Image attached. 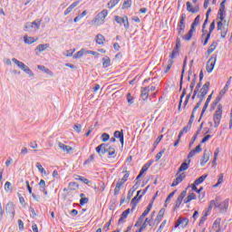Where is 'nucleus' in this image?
Here are the masks:
<instances>
[{
    "label": "nucleus",
    "instance_id": "obj_59",
    "mask_svg": "<svg viewBox=\"0 0 232 232\" xmlns=\"http://www.w3.org/2000/svg\"><path fill=\"white\" fill-rule=\"evenodd\" d=\"M88 202H90V199L88 198H82L80 199V205L81 206H84V204H88Z\"/></svg>",
    "mask_w": 232,
    "mask_h": 232
},
{
    "label": "nucleus",
    "instance_id": "obj_1",
    "mask_svg": "<svg viewBox=\"0 0 232 232\" xmlns=\"http://www.w3.org/2000/svg\"><path fill=\"white\" fill-rule=\"evenodd\" d=\"M107 16L108 10L104 9L92 19V24H94V26H101V24H104V19H106Z\"/></svg>",
    "mask_w": 232,
    "mask_h": 232
},
{
    "label": "nucleus",
    "instance_id": "obj_27",
    "mask_svg": "<svg viewBox=\"0 0 232 232\" xmlns=\"http://www.w3.org/2000/svg\"><path fill=\"white\" fill-rule=\"evenodd\" d=\"M97 44H104L106 43V38L102 34H97L95 39Z\"/></svg>",
    "mask_w": 232,
    "mask_h": 232
},
{
    "label": "nucleus",
    "instance_id": "obj_19",
    "mask_svg": "<svg viewBox=\"0 0 232 232\" xmlns=\"http://www.w3.org/2000/svg\"><path fill=\"white\" fill-rule=\"evenodd\" d=\"M200 151H202V147L200 145H198L188 153L187 160H190L189 159H191L196 153H200Z\"/></svg>",
    "mask_w": 232,
    "mask_h": 232
},
{
    "label": "nucleus",
    "instance_id": "obj_61",
    "mask_svg": "<svg viewBox=\"0 0 232 232\" xmlns=\"http://www.w3.org/2000/svg\"><path fill=\"white\" fill-rule=\"evenodd\" d=\"M163 137H164V135H160V136L156 139V140H155V142H154V148H157V145L162 140Z\"/></svg>",
    "mask_w": 232,
    "mask_h": 232
},
{
    "label": "nucleus",
    "instance_id": "obj_51",
    "mask_svg": "<svg viewBox=\"0 0 232 232\" xmlns=\"http://www.w3.org/2000/svg\"><path fill=\"white\" fill-rule=\"evenodd\" d=\"M222 182H224V175L221 174L218 179L217 184L214 185V188H218V186H220V184H222Z\"/></svg>",
    "mask_w": 232,
    "mask_h": 232
},
{
    "label": "nucleus",
    "instance_id": "obj_34",
    "mask_svg": "<svg viewBox=\"0 0 232 232\" xmlns=\"http://www.w3.org/2000/svg\"><path fill=\"white\" fill-rule=\"evenodd\" d=\"M200 104H202V99L199 100V102L194 107V109L192 111V114L190 116V121H193V118L195 117V111H197V110H198V108H200Z\"/></svg>",
    "mask_w": 232,
    "mask_h": 232
},
{
    "label": "nucleus",
    "instance_id": "obj_7",
    "mask_svg": "<svg viewBox=\"0 0 232 232\" xmlns=\"http://www.w3.org/2000/svg\"><path fill=\"white\" fill-rule=\"evenodd\" d=\"M25 28L30 31L33 30L34 32H35V30H39V28H41V20H36L33 23H27Z\"/></svg>",
    "mask_w": 232,
    "mask_h": 232
},
{
    "label": "nucleus",
    "instance_id": "obj_6",
    "mask_svg": "<svg viewBox=\"0 0 232 232\" xmlns=\"http://www.w3.org/2000/svg\"><path fill=\"white\" fill-rule=\"evenodd\" d=\"M218 30H220L221 38L226 39V35H227V24L224 25V21L220 20L218 23Z\"/></svg>",
    "mask_w": 232,
    "mask_h": 232
},
{
    "label": "nucleus",
    "instance_id": "obj_30",
    "mask_svg": "<svg viewBox=\"0 0 232 232\" xmlns=\"http://www.w3.org/2000/svg\"><path fill=\"white\" fill-rule=\"evenodd\" d=\"M166 213V209L164 208H161L160 211H159V214L155 219V222H157L158 224L160 222V220H162V217H164V214Z\"/></svg>",
    "mask_w": 232,
    "mask_h": 232
},
{
    "label": "nucleus",
    "instance_id": "obj_9",
    "mask_svg": "<svg viewBox=\"0 0 232 232\" xmlns=\"http://www.w3.org/2000/svg\"><path fill=\"white\" fill-rule=\"evenodd\" d=\"M187 191L186 190H183L179 196L178 197V198L176 199L175 201V207H174V211H177V209L179 208H180V204H182V200H184V198L186 197L187 195Z\"/></svg>",
    "mask_w": 232,
    "mask_h": 232
},
{
    "label": "nucleus",
    "instance_id": "obj_35",
    "mask_svg": "<svg viewBox=\"0 0 232 232\" xmlns=\"http://www.w3.org/2000/svg\"><path fill=\"white\" fill-rule=\"evenodd\" d=\"M179 26L181 28H186V14H181V18H180Z\"/></svg>",
    "mask_w": 232,
    "mask_h": 232
},
{
    "label": "nucleus",
    "instance_id": "obj_44",
    "mask_svg": "<svg viewBox=\"0 0 232 232\" xmlns=\"http://www.w3.org/2000/svg\"><path fill=\"white\" fill-rule=\"evenodd\" d=\"M107 153H109V157H115L116 155L115 149L110 147L109 149H107Z\"/></svg>",
    "mask_w": 232,
    "mask_h": 232
},
{
    "label": "nucleus",
    "instance_id": "obj_12",
    "mask_svg": "<svg viewBox=\"0 0 232 232\" xmlns=\"http://www.w3.org/2000/svg\"><path fill=\"white\" fill-rule=\"evenodd\" d=\"M176 179H174V181L171 184V188H175V186H179V184H180V182H182V180H184V179H186V173L182 172L180 174L176 175Z\"/></svg>",
    "mask_w": 232,
    "mask_h": 232
},
{
    "label": "nucleus",
    "instance_id": "obj_52",
    "mask_svg": "<svg viewBox=\"0 0 232 232\" xmlns=\"http://www.w3.org/2000/svg\"><path fill=\"white\" fill-rule=\"evenodd\" d=\"M74 131H77V133H81V130H82V125L76 123L73 126Z\"/></svg>",
    "mask_w": 232,
    "mask_h": 232
},
{
    "label": "nucleus",
    "instance_id": "obj_28",
    "mask_svg": "<svg viewBox=\"0 0 232 232\" xmlns=\"http://www.w3.org/2000/svg\"><path fill=\"white\" fill-rule=\"evenodd\" d=\"M193 32H195V28L190 27L188 33L183 36L184 41H191V37H193Z\"/></svg>",
    "mask_w": 232,
    "mask_h": 232
},
{
    "label": "nucleus",
    "instance_id": "obj_43",
    "mask_svg": "<svg viewBox=\"0 0 232 232\" xmlns=\"http://www.w3.org/2000/svg\"><path fill=\"white\" fill-rule=\"evenodd\" d=\"M133 101H134V98L133 96H131V93H127V102L130 106H131V104H133Z\"/></svg>",
    "mask_w": 232,
    "mask_h": 232
},
{
    "label": "nucleus",
    "instance_id": "obj_17",
    "mask_svg": "<svg viewBox=\"0 0 232 232\" xmlns=\"http://www.w3.org/2000/svg\"><path fill=\"white\" fill-rule=\"evenodd\" d=\"M220 206H224L225 209H227V202L224 201L223 203H221L220 205L217 206V202L215 200H211L208 209H213V208H220Z\"/></svg>",
    "mask_w": 232,
    "mask_h": 232
},
{
    "label": "nucleus",
    "instance_id": "obj_45",
    "mask_svg": "<svg viewBox=\"0 0 232 232\" xmlns=\"http://www.w3.org/2000/svg\"><path fill=\"white\" fill-rule=\"evenodd\" d=\"M121 188H122L121 183H117L114 188V195H119V193H121Z\"/></svg>",
    "mask_w": 232,
    "mask_h": 232
},
{
    "label": "nucleus",
    "instance_id": "obj_20",
    "mask_svg": "<svg viewBox=\"0 0 232 232\" xmlns=\"http://www.w3.org/2000/svg\"><path fill=\"white\" fill-rule=\"evenodd\" d=\"M211 155V152H208V150H205L203 153V157L200 162L201 166H204L207 164V162L209 160V157Z\"/></svg>",
    "mask_w": 232,
    "mask_h": 232
},
{
    "label": "nucleus",
    "instance_id": "obj_10",
    "mask_svg": "<svg viewBox=\"0 0 232 232\" xmlns=\"http://www.w3.org/2000/svg\"><path fill=\"white\" fill-rule=\"evenodd\" d=\"M5 211L10 215V217H12V218H14V217H15V206H14V203H7L5 206Z\"/></svg>",
    "mask_w": 232,
    "mask_h": 232
},
{
    "label": "nucleus",
    "instance_id": "obj_47",
    "mask_svg": "<svg viewBox=\"0 0 232 232\" xmlns=\"http://www.w3.org/2000/svg\"><path fill=\"white\" fill-rule=\"evenodd\" d=\"M36 168L41 173H43V175H46V170L44 169V168H43V165H41V163H37Z\"/></svg>",
    "mask_w": 232,
    "mask_h": 232
},
{
    "label": "nucleus",
    "instance_id": "obj_26",
    "mask_svg": "<svg viewBox=\"0 0 232 232\" xmlns=\"http://www.w3.org/2000/svg\"><path fill=\"white\" fill-rule=\"evenodd\" d=\"M217 46H218V43L213 42L211 45L208 47L207 53L210 55V53H213L215 50H217Z\"/></svg>",
    "mask_w": 232,
    "mask_h": 232
},
{
    "label": "nucleus",
    "instance_id": "obj_64",
    "mask_svg": "<svg viewBox=\"0 0 232 232\" xmlns=\"http://www.w3.org/2000/svg\"><path fill=\"white\" fill-rule=\"evenodd\" d=\"M185 28L186 27H180V26L178 27V34H179V35H183L184 34Z\"/></svg>",
    "mask_w": 232,
    "mask_h": 232
},
{
    "label": "nucleus",
    "instance_id": "obj_63",
    "mask_svg": "<svg viewBox=\"0 0 232 232\" xmlns=\"http://www.w3.org/2000/svg\"><path fill=\"white\" fill-rule=\"evenodd\" d=\"M150 164H145L143 167H142V169H141V170H140V172L141 173H146V171H148V169H150Z\"/></svg>",
    "mask_w": 232,
    "mask_h": 232
},
{
    "label": "nucleus",
    "instance_id": "obj_57",
    "mask_svg": "<svg viewBox=\"0 0 232 232\" xmlns=\"http://www.w3.org/2000/svg\"><path fill=\"white\" fill-rule=\"evenodd\" d=\"M38 70H41L45 73H50V69L46 68L44 65H38Z\"/></svg>",
    "mask_w": 232,
    "mask_h": 232
},
{
    "label": "nucleus",
    "instance_id": "obj_31",
    "mask_svg": "<svg viewBox=\"0 0 232 232\" xmlns=\"http://www.w3.org/2000/svg\"><path fill=\"white\" fill-rule=\"evenodd\" d=\"M206 179H208V175L200 176L198 179H197L194 181V185L198 186L199 184H202V182H204V180H206Z\"/></svg>",
    "mask_w": 232,
    "mask_h": 232
},
{
    "label": "nucleus",
    "instance_id": "obj_62",
    "mask_svg": "<svg viewBox=\"0 0 232 232\" xmlns=\"http://www.w3.org/2000/svg\"><path fill=\"white\" fill-rule=\"evenodd\" d=\"M213 30H215V21H213L211 24H210V26H209V35H211V34L213 33Z\"/></svg>",
    "mask_w": 232,
    "mask_h": 232
},
{
    "label": "nucleus",
    "instance_id": "obj_25",
    "mask_svg": "<svg viewBox=\"0 0 232 232\" xmlns=\"http://www.w3.org/2000/svg\"><path fill=\"white\" fill-rule=\"evenodd\" d=\"M79 5V1L73 2L65 11H64V15H68V14L72 13V10L75 8V6Z\"/></svg>",
    "mask_w": 232,
    "mask_h": 232
},
{
    "label": "nucleus",
    "instance_id": "obj_24",
    "mask_svg": "<svg viewBox=\"0 0 232 232\" xmlns=\"http://www.w3.org/2000/svg\"><path fill=\"white\" fill-rule=\"evenodd\" d=\"M128 179H130V171L125 170V174L122 177V179H119V181L117 182L118 184H121V186L128 181Z\"/></svg>",
    "mask_w": 232,
    "mask_h": 232
},
{
    "label": "nucleus",
    "instance_id": "obj_22",
    "mask_svg": "<svg viewBox=\"0 0 232 232\" xmlns=\"http://www.w3.org/2000/svg\"><path fill=\"white\" fill-rule=\"evenodd\" d=\"M148 97H150V87H144L141 90V99L142 101H148Z\"/></svg>",
    "mask_w": 232,
    "mask_h": 232
},
{
    "label": "nucleus",
    "instance_id": "obj_56",
    "mask_svg": "<svg viewBox=\"0 0 232 232\" xmlns=\"http://www.w3.org/2000/svg\"><path fill=\"white\" fill-rule=\"evenodd\" d=\"M5 191H12V183H10L9 181H6L5 184Z\"/></svg>",
    "mask_w": 232,
    "mask_h": 232
},
{
    "label": "nucleus",
    "instance_id": "obj_40",
    "mask_svg": "<svg viewBox=\"0 0 232 232\" xmlns=\"http://www.w3.org/2000/svg\"><path fill=\"white\" fill-rule=\"evenodd\" d=\"M209 20V18H206V20L204 21L203 26H202V37H206V34H208V30H206V24H208V21Z\"/></svg>",
    "mask_w": 232,
    "mask_h": 232
},
{
    "label": "nucleus",
    "instance_id": "obj_50",
    "mask_svg": "<svg viewBox=\"0 0 232 232\" xmlns=\"http://www.w3.org/2000/svg\"><path fill=\"white\" fill-rule=\"evenodd\" d=\"M76 180H81L84 184H90V180H88V179L82 176H77Z\"/></svg>",
    "mask_w": 232,
    "mask_h": 232
},
{
    "label": "nucleus",
    "instance_id": "obj_23",
    "mask_svg": "<svg viewBox=\"0 0 232 232\" xmlns=\"http://www.w3.org/2000/svg\"><path fill=\"white\" fill-rule=\"evenodd\" d=\"M115 139H120V142L121 145H124V133L119 130L114 131Z\"/></svg>",
    "mask_w": 232,
    "mask_h": 232
},
{
    "label": "nucleus",
    "instance_id": "obj_60",
    "mask_svg": "<svg viewBox=\"0 0 232 232\" xmlns=\"http://www.w3.org/2000/svg\"><path fill=\"white\" fill-rule=\"evenodd\" d=\"M171 66H173V60L169 61V64L166 67L165 73H168V72H169V70H171Z\"/></svg>",
    "mask_w": 232,
    "mask_h": 232
},
{
    "label": "nucleus",
    "instance_id": "obj_32",
    "mask_svg": "<svg viewBox=\"0 0 232 232\" xmlns=\"http://www.w3.org/2000/svg\"><path fill=\"white\" fill-rule=\"evenodd\" d=\"M209 102H211V94L208 95L204 106H203V109H202V111H201V115H204L206 110H208V106H209Z\"/></svg>",
    "mask_w": 232,
    "mask_h": 232
},
{
    "label": "nucleus",
    "instance_id": "obj_5",
    "mask_svg": "<svg viewBox=\"0 0 232 232\" xmlns=\"http://www.w3.org/2000/svg\"><path fill=\"white\" fill-rule=\"evenodd\" d=\"M114 21H116V23H118V24H123L125 30H128V28H130V22L128 21V16H115L114 17Z\"/></svg>",
    "mask_w": 232,
    "mask_h": 232
},
{
    "label": "nucleus",
    "instance_id": "obj_14",
    "mask_svg": "<svg viewBox=\"0 0 232 232\" xmlns=\"http://www.w3.org/2000/svg\"><path fill=\"white\" fill-rule=\"evenodd\" d=\"M58 147L62 151H64L65 153H73V148L71 146L65 145L64 143L59 141L58 142Z\"/></svg>",
    "mask_w": 232,
    "mask_h": 232
},
{
    "label": "nucleus",
    "instance_id": "obj_49",
    "mask_svg": "<svg viewBox=\"0 0 232 232\" xmlns=\"http://www.w3.org/2000/svg\"><path fill=\"white\" fill-rule=\"evenodd\" d=\"M146 217L145 216H140L139 218H138V221L136 222V224H135V227H139V226H140L141 224H142V222L144 221V218H145Z\"/></svg>",
    "mask_w": 232,
    "mask_h": 232
},
{
    "label": "nucleus",
    "instance_id": "obj_39",
    "mask_svg": "<svg viewBox=\"0 0 232 232\" xmlns=\"http://www.w3.org/2000/svg\"><path fill=\"white\" fill-rule=\"evenodd\" d=\"M166 153V149H162L157 155H156V162H159L160 159H162V155Z\"/></svg>",
    "mask_w": 232,
    "mask_h": 232
},
{
    "label": "nucleus",
    "instance_id": "obj_38",
    "mask_svg": "<svg viewBox=\"0 0 232 232\" xmlns=\"http://www.w3.org/2000/svg\"><path fill=\"white\" fill-rule=\"evenodd\" d=\"M186 70V60L184 61V64H183V70L181 72V78H180V82H179V88L180 90H182V82L184 79V71Z\"/></svg>",
    "mask_w": 232,
    "mask_h": 232
},
{
    "label": "nucleus",
    "instance_id": "obj_4",
    "mask_svg": "<svg viewBox=\"0 0 232 232\" xmlns=\"http://www.w3.org/2000/svg\"><path fill=\"white\" fill-rule=\"evenodd\" d=\"M215 64H217V54H213L209 60L207 62V72L208 73H211L215 68Z\"/></svg>",
    "mask_w": 232,
    "mask_h": 232
},
{
    "label": "nucleus",
    "instance_id": "obj_2",
    "mask_svg": "<svg viewBox=\"0 0 232 232\" xmlns=\"http://www.w3.org/2000/svg\"><path fill=\"white\" fill-rule=\"evenodd\" d=\"M12 62L14 63V64H16V66H18L20 70H23V72H25L27 75H30V77H34V72H32V70L29 69V67L26 64H24V63L19 62V60L15 58H13Z\"/></svg>",
    "mask_w": 232,
    "mask_h": 232
},
{
    "label": "nucleus",
    "instance_id": "obj_55",
    "mask_svg": "<svg viewBox=\"0 0 232 232\" xmlns=\"http://www.w3.org/2000/svg\"><path fill=\"white\" fill-rule=\"evenodd\" d=\"M102 142H108V140H110V134L103 133L102 135Z\"/></svg>",
    "mask_w": 232,
    "mask_h": 232
},
{
    "label": "nucleus",
    "instance_id": "obj_37",
    "mask_svg": "<svg viewBox=\"0 0 232 232\" xmlns=\"http://www.w3.org/2000/svg\"><path fill=\"white\" fill-rule=\"evenodd\" d=\"M24 41L25 44H32L35 43V39L34 37H28V36H24Z\"/></svg>",
    "mask_w": 232,
    "mask_h": 232
},
{
    "label": "nucleus",
    "instance_id": "obj_36",
    "mask_svg": "<svg viewBox=\"0 0 232 232\" xmlns=\"http://www.w3.org/2000/svg\"><path fill=\"white\" fill-rule=\"evenodd\" d=\"M79 188V184L76 182H70L69 183V191H75V189Z\"/></svg>",
    "mask_w": 232,
    "mask_h": 232
},
{
    "label": "nucleus",
    "instance_id": "obj_18",
    "mask_svg": "<svg viewBox=\"0 0 232 232\" xmlns=\"http://www.w3.org/2000/svg\"><path fill=\"white\" fill-rule=\"evenodd\" d=\"M140 198H142V195L136 196L134 197L131 201H130V206H131V211L135 210V208H137V204H139V200H140Z\"/></svg>",
    "mask_w": 232,
    "mask_h": 232
},
{
    "label": "nucleus",
    "instance_id": "obj_16",
    "mask_svg": "<svg viewBox=\"0 0 232 232\" xmlns=\"http://www.w3.org/2000/svg\"><path fill=\"white\" fill-rule=\"evenodd\" d=\"M130 208H127L125 211L121 213V216L118 221V224H124L126 221V218H128V216L130 215Z\"/></svg>",
    "mask_w": 232,
    "mask_h": 232
},
{
    "label": "nucleus",
    "instance_id": "obj_48",
    "mask_svg": "<svg viewBox=\"0 0 232 232\" xmlns=\"http://www.w3.org/2000/svg\"><path fill=\"white\" fill-rule=\"evenodd\" d=\"M200 23V15H198L194 22L192 23L191 28H195V26H198V24Z\"/></svg>",
    "mask_w": 232,
    "mask_h": 232
},
{
    "label": "nucleus",
    "instance_id": "obj_54",
    "mask_svg": "<svg viewBox=\"0 0 232 232\" xmlns=\"http://www.w3.org/2000/svg\"><path fill=\"white\" fill-rule=\"evenodd\" d=\"M197 186L198 185H194V184L192 185V187H191L192 188V191H196V193H200L201 191L204 190L203 187L198 188Z\"/></svg>",
    "mask_w": 232,
    "mask_h": 232
},
{
    "label": "nucleus",
    "instance_id": "obj_13",
    "mask_svg": "<svg viewBox=\"0 0 232 232\" xmlns=\"http://www.w3.org/2000/svg\"><path fill=\"white\" fill-rule=\"evenodd\" d=\"M191 163V160H186L185 162H183L179 169H178V172L176 175H179L182 173V171H186V169H189V164Z\"/></svg>",
    "mask_w": 232,
    "mask_h": 232
},
{
    "label": "nucleus",
    "instance_id": "obj_3",
    "mask_svg": "<svg viewBox=\"0 0 232 232\" xmlns=\"http://www.w3.org/2000/svg\"><path fill=\"white\" fill-rule=\"evenodd\" d=\"M222 119V105L218 104L217 111L214 114V126L218 128V124H220V121Z\"/></svg>",
    "mask_w": 232,
    "mask_h": 232
},
{
    "label": "nucleus",
    "instance_id": "obj_42",
    "mask_svg": "<svg viewBox=\"0 0 232 232\" xmlns=\"http://www.w3.org/2000/svg\"><path fill=\"white\" fill-rule=\"evenodd\" d=\"M184 97H186V89H183V92L181 93V96H180V101H179V111H180V108L182 106V99H184Z\"/></svg>",
    "mask_w": 232,
    "mask_h": 232
},
{
    "label": "nucleus",
    "instance_id": "obj_41",
    "mask_svg": "<svg viewBox=\"0 0 232 232\" xmlns=\"http://www.w3.org/2000/svg\"><path fill=\"white\" fill-rule=\"evenodd\" d=\"M119 1L121 0H111L108 3V8H113V6H116L119 4Z\"/></svg>",
    "mask_w": 232,
    "mask_h": 232
},
{
    "label": "nucleus",
    "instance_id": "obj_15",
    "mask_svg": "<svg viewBox=\"0 0 232 232\" xmlns=\"http://www.w3.org/2000/svg\"><path fill=\"white\" fill-rule=\"evenodd\" d=\"M96 151L99 155H104V153H108V145L105 143H102L101 145H99L98 147H96Z\"/></svg>",
    "mask_w": 232,
    "mask_h": 232
},
{
    "label": "nucleus",
    "instance_id": "obj_11",
    "mask_svg": "<svg viewBox=\"0 0 232 232\" xmlns=\"http://www.w3.org/2000/svg\"><path fill=\"white\" fill-rule=\"evenodd\" d=\"M209 82H207L200 90V94L198 95L200 101L203 100L206 95H208V92H209Z\"/></svg>",
    "mask_w": 232,
    "mask_h": 232
},
{
    "label": "nucleus",
    "instance_id": "obj_21",
    "mask_svg": "<svg viewBox=\"0 0 232 232\" xmlns=\"http://www.w3.org/2000/svg\"><path fill=\"white\" fill-rule=\"evenodd\" d=\"M231 79L232 77L230 76L225 85V87L220 91L219 95H221V97H224V95H226V92H227V90H229V85L231 84Z\"/></svg>",
    "mask_w": 232,
    "mask_h": 232
},
{
    "label": "nucleus",
    "instance_id": "obj_29",
    "mask_svg": "<svg viewBox=\"0 0 232 232\" xmlns=\"http://www.w3.org/2000/svg\"><path fill=\"white\" fill-rule=\"evenodd\" d=\"M111 60L110 59V57L105 56L102 58L103 68H108V66H111Z\"/></svg>",
    "mask_w": 232,
    "mask_h": 232
},
{
    "label": "nucleus",
    "instance_id": "obj_53",
    "mask_svg": "<svg viewBox=\"0 0 232 232\" xmlns=\"http://www.w3.org/2000/svg\"><path fill=\"white\" fill-rule=\"evenodd\" d=\"M131 6V0H124L122 8H130Z\"/></svg>",
    "mask_w": 232,
    "mask_h": 232
},
{
    "label": "nucleus",
    "instance_id": "obj_33",
    "mask_svg": "<svg viewBox=\"0 0 232 232\" xmlns=\"http://www.w3.org/2000/svg\"><path fill=\"white\" fill-rule=\"evenodd\" d=\"M48 48H50V44H39L36 47V50H38V52H44L45 50H48Z\"/></svg>",
    "mask_w": 232,
    "mask_h": 232
},
{
    "label": "nucleus",
    "instance_id": "obj_58",
    "mask_svg": "<svg viewBox=\"0 0 232 232\" xmlns=\"http://www.w3.org/2000/svg\"><path fill=\"white\" fill-rule=\"evenodd\" d=\"M39 186L40 188H42V191H45L46 188V182L44 181V179H41L39 182Z\"/></svg>",
    "mask_w": 232,
    "mask_h": 232
},
{
    "label": "nucleus",
    "instance_id": "obj_8",
    "mask_svg": "<svg viewBox=\"0 0 232 232\" xmlns=\"http://www.w3.org/2000/svg\"><path fill=\"white\" fill-rule=\"evenodd\" d=\"M224 15H226V2H221L217 19H219L220 21H224V23H226V20H224Z\"/></svg>",
    "mask_w": 232,
    "mask_h": 232
},
{
    "label": "nucleus",
    "instance_id": "obj_46",
    "mask_svg": "<svg viewBox=\"0 0 232 232\" xmlns=\"http://www.w3.org/2000/svg\"><path fill=\"white\" fill-rule=\"evenodd\" d=\"M175 193H177V190H174L173 192H171L168 198L165 200L166 204H169V202H171V198H173V196L175 195Z\"/></svg>",
    "mask_w": 232,
    "mask_h": 232
}]
</instances>
